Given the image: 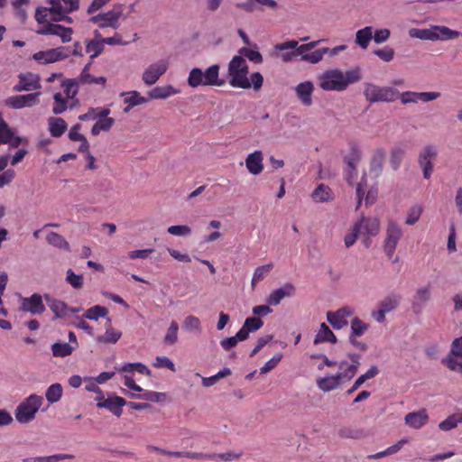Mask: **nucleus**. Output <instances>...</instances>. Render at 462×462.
<instances>
[{"label":"nucleus","instance_id":"1","mask_svg":"<svg viewBox=\"0 0 462 462\" xmlns=\"http://www.w3.org/2000/svg\"><path fill=\"white\" fill-rule=\"evenodd\" d=\"M360 79L358 69L345 73L338 69H329L319 76V87L326 91H343L350 84L358 82Z\"/></svg>","mask_w":462,"mask_h":462},{"label":"nucleus","instance_id":"2","mask_svg":"<svg viewBox=\"0 0 462 462\" xmlns=\"http://www.w3.org/2000/svg\"><path fill=\"white\" fill-rule=\"evenodd\" d=\"M220 67L217 64L209 66L205 71L201 69H192L188 77V84L191 88L200 86H217L222 87L226 84V80L219 79Z\"/></svg>","mask_w":462,"mask_h":462},{"label":"nucleus","instance_id":"3","mask_svg":"<svg viewBox=\"0 0 462 462\" xmlns=\"http://www.w3.org/2000/svg\"><path fill=\"white\" fill-rule=\"evenodd\" d=\"M248 72L246 60L240 55L234 56L228 63L229 85L243 89L250 88Z\"/></svg>","mask_w":462,"mask_h":462},{"label":"nucleus","instance_id":"4","mask_svg":"<svg viewBox=\"0 0 462 462\" xmlns=\"http://www.w3.org/2000/svg\"><path fill=\"white\" fill-rule=\"evenodd\" d=\"M458 31L451 30L443 25H434L429 29L412 28L409 31V35L412 38L428 41H448L460 36Z\"/></svg>","mask_w":462,"mask_h":462},{"label":"nucleus","instance_id":"5","mask_svg":"<svg viewBox=\"0 0 462 462\" xmlns=\"http://www.w3.org/2000/svg\"><path fill=\"white\" fill-rule=\"evenodd\" d=\"M43 398L36 394H31L23 401L15 409V420L22 424L31 422L35 419L36 413L42 405Z\"/></svg>","mask_w":462,"mask_h":462},{"label":"nucleus","instance_id":"6","mask_svg":"<svg viewBox=\"0 0 462 462\" xmlns=\"http://www.w3.org/2000/svg\"><path fill=\"white\" fill-rule=\"evenodd\" d=\"M364 96L369 103H391L399 98V91L393 87H381L373 83H366Z\"/></svg>","mask_w":462,"mask_h":462},{"label":"nucleus","instance_id":"7","mask_svg":"<svg viewBox=\"0 0 462 462\" xmlns=\"http://www.w3.org/2000/svg\"><path fill=\"white\" fill-rule=\"evenodd\" d=\"M123 14V6H115L112 10L100 13L89 19V22L97 24L100 28L111 27L117 29L119 27V19Z\"/></svg>","mask_w":462,"mask_h":462},{"label":"nucleus","instance_id":"8","mask_svg":"<svg viewBox=\"0 0 462 462\" xmlns=\"http://www.w3.org/2000/svg\"><path fill=\"white\" fill-rule=\"evenodd\" d=\"M402 236V230L393 221L387 224L386 234L383 242V250L388 258H392L396 250L397 245Z\"/></svg>","mask_w":462,"mask_h":462},{"label":"nucleus","instance_id":"9","mask_svg":"<svg viewBox=\"0 0 462 462\" xmlns=\"http://www.w3.org/2000/svg\"><path fill=\"white\" fill-rule=\"evenodd\" d=\"M41 92H34L26 95L12 96L5 100L6 106L13 109H22L24 107H32L40 103Z\"/></svg>","mask_w":462,"mask_h":462},{"label":"nucleus","instance_id":"10","mask_svg":"<svg viewBox=\"0 0 462 462\" xmlns=\"http://www.w3.org/2000/svg\"><path fill=\"white\" fill-rule=\"evenodd\" d=\"M43 299L44 296L39 293H33L30 297H21L20 310L32 315H41L46 310Z\"/></svg>","mask_w":462,"mask_h":462},{"label":"nucleus","instance_id":"11","mask_svg":"<svg viewBox=\"0 0 462 462\" xmlns=\"http://www.w3.org/2000/svg\"><path fill=\"white\" fill-rule=\"evenodd\" d=\"M438 155L436 147L426 145L420 152L418 162L423 171V177L429 180L433 171V161Z\"/></svg>","mask_w":462,"mask_h":462},{"label":"nucleus","instance_id":"12","mask_svg":"<svg viewBox=\"0 0 462 462\" xmlns=\"http://www.w3.org/2000/svg\"><path fill=\"white\" fill-rule=\"evenodd\" d=\"M98 408H105L116 417H120L123 412V407L126 405V401L120 396L113 395L105 398L103 394L97 395L96 398Z\"/></svg>","mask_w":462,"mask_h":462},{"label":"nucleus","instance_id":"13","mask_svg":"<svg viewBox=\"0 0 462 462\" xmlns=\"http://www.w3.org/2000/svg\"><path fill=\"white\" fill-rule=\"evenodd\" d=\"M451 356L442 362L451 370L462 373V337L456 338L451 344Z\"/></svg>","mask_w":462,"mask_h":462},{"label":"nucleus","instance_id":"14","mask_svg":"<svg viewBox=\"0 0 462 462\" xmlns=\"http://www.w3.org/2000/svg\"><path fill=\"white\" fill-rule=\"evenodd\" d=\"M69 55L67 48L58 47L38 51L33 54L32 58L41 64H48L67 59Z\"/></svg>","mask_w":462,"mask_h":462},{"label":"nucleus","instance_id":"15","mask_svg":"<svg viewBox=\"0 0 462 462\" xmlns=\"http://www.w3.org/2000/svg\"><path fill=\"white\" fill-rule=\"evenodd\" d=\"M169 63L167 60H159L151 64L143 73L142 79L144 84L152 86L167 71Z\"/></svg>","mask_w":462,"mask_h":462},{"label":"nucleus","instance_id":"16","mask_svg":"<svg viewBox=\"0 0 462 462\" xmlns=\"http://www.w3.org/2000/svg\"><path fill=\"white\" fill-rule=\"evenodd\" d=\"M37 33L41 35L59 36L63 43L69 42L72 39L73 30L70 27H64L58 23H47L44 27H40Z\"/></svg>","mask_w":462,"mask_h":462},{"label":"nucleus","instance_id":"17","mask_svg":"<svg viewBox=\"0 0 462 462\" xmlns=\"http://www.w3.org/2000/svg\"><path fill=\"white\" fill-rule=\"evenodd\" d=\"M439 97H440L439 92H413V91H405L402 93L399 92V98L401 99V102L403 105H406L409 103H417L419 101L427 103L430 101L436 100Z\"/></svg>","mask_w":462,"mask_h":462},{"label":"nucleus","instance_id":"18","mask_svg":"<svg viewBox=\"0 0 462 462\" xmlns=\"http://www.w3.org/2000/svg\"><path fill=\"white\" fill-rule=\"evenodd\" d=\"M359 355H351L349 356L351 363L347 361H341L340 363L332 362L328 359V357H324V363L328 366H338V373L336 375H354L357 372V367L359 365Z\"/></svg>","mask_w":462,"mask_h":462},{"label":"nucleus","instance_id":"19","mask_svg":"<svg viewBox=\"0 0 462 462\" xmlns=\"http://www.w3.org/2000/svg\"><path fill=\"white\" fill-rule=\"evenodd\" d=\"M319 42L320 41H314L299 46L297 41L291 40L277 44L275 49L279 51L294 50L296 57L300 56L303 60V56L307 55L308 51L314 49Z\"/></svg>","mask_w":462,"mask_h":462},{"label":"nucleus","instance_id":"20","mask_svg":"<svg viewBox=\"0 0 462 462\" xmlns=\"http://www.w3.org/2000/svg\"><path fill=\"white\" fill-rule=\"evenodd\" d=\"M356 231H359L360 235L367 236H375L380 231V221L377 217H362L356 224Z\"/></svg>","mask_w":462,"mask_h":462},{"label":"nucleus","instance_id":"21","mask_svg":"<svg viewBox=\"0 0 462 462\" xmlns=\"http://www.w3.org/2000/svg\"><path fill=\"white\" fill-rule=\"evenodd\" d=\"M18 79V83L14 87L16 92L38 90L42 88L39 77L32 73H21Z\"/></svg>","mask_w":462,"mask_h":462},{"label":"nucleus","instance_id":"22","mask_svg":"<svg viewBox=\"0 0 462 462\" xmlns=\"http://www.w3.org/2000/svg\"><path fill=\"white\" fill-rule=\"evenodd\" d=\"M51 16L72 13L79 8V0H49Z\"/></svg>","mask_w":462,"mask_h":462},{"label":"nucleus","instance_id":"23","mask_svg":"<svg viewBox=\"0 0 462 462\" xmlns=\"http://www.w3.org/2000/svg\"><path fill=\"white\" fill-rule=\"evenodd\" d=\"M353 311L349 307H343L337 311H328L327 319L335 329H341L347 325L346 319L352 316Z\"/></svg>","mask_w":462,"mask_h":462},{"label":"nucleus","instance_id":"24","mask_svg":"<svg viewBox=\"0 0 462 462\" xmlns=\"http://www.w3.org/2000/svg\"><path fill=\"white\" fill-rule=\"evenodd\" d=\"M44 300L54 314L53 319H64L69 315V307L64 301L53 298L49 294H44Z\"/></svg>","mask_w":462,"mask_h":462},{"label":"nucleus","instance_id":"25","mask_svg":"<svg viewBox=\"0 0 462 462\" xmlns=\"http://www.w3.org/2000/svg\"><path fill=\"white\" fill-rule=\"evenodd\" d=\"M295 293V286L291 283H285L282 287L271 292L267 299L269 305L277 306L285 297H291Z\"/></svg>","mask_w":462,"mask_h":462},{"label":"nucleus","instance_id":"26","mask_svg":"<svg viewBox=\"0 0 462 462\" xmlns=\"http://www.w3.org/2000/svg\"><path fill=\"white\" fill-rule=\"evenodd\" d=\"M431 289L430 285L419 288L412 300V309L415 313H420L424 305L430 300Z\"/></svg>","mask_w":462,"mask_h":462},{"label":"nucleus","instance_id":"27","mask_svg":"<svg viewBox=\"0 0 462 462\" xmlns=\"http://www.w3.org/2000/svg\"><path fill=\"white\" fill-rule=\"evenodd\" d=\"M263 156L261 151H255L247 155L245 166L248 171L254 175L260 174L263 170Z\"/></svg>","mask_w":462,"mask_h":462},{"label":"nucleus","instance_id":"28","mask_svg":"<svg viewBox=\"0 0 462 462\" xmlns=\"http://www.w3.org/2000/svg\"><path fill=\"white\" fill-rule=\"evenodd\" d=\"M121 96L124 97V103L126 104V106L124 108L125 113H128L134 106L145 104L149 101V98L141 96V94L135 90L123 92Z\"/></svg>","mask_w":462,"mask_h":462},{"label":"nucleus","instance_id":"29","mask_svg":"<svg viewBox=\"0 0 462 462\" xmlns=\"http://www.w3.org/2000/svg\"><path fill=\"white\" fill-rule=\"evenodd\" d=\"M314 90V85L310 81H305L300 83L296 88L295 91L297 97L300 100V102L307 106H310L312 104V93Z\"/></svg>","mask_w":462,"mask_h":462},{"label":"nucleus","instance_id":"30","mask_svg":"<svg viewBox=\"0 0 462 462\" xmlns=\"http://www.w3.org/2000/svg\"><path fill=\"white\" fill-rule=\"evenodd\" d=\"M263 325V320L257 317L247 318L242 328L237 332V337L247 339L250 332H254L260 329Z\"/></svg>","mask_w":462,"mask_h":462},{"label":"nucleus","instance_id":"31","mask_svg":"<svg viewBox=\"0 0 462 462\" xmlns=\"http://www.w3.org/2000/svg\"><path fill=\"white\" fill-rule=\"evenodd\" d=\"M405 423L413 429H420L428 420L426 410H420L415 412L406 414L404 418Z\"/></svg>","mask_w":462,"mask_h":462},{"label":"nucleus","instance_id":"32","mask_svg":"<svg viewBox=\"0 0 462 462\" xmlns=\"http://www.w3.org/2000/svg\"><path fill=\"white\" fill-rule=\"evenodd\" d=\"M179 91L171 85L159 86L153 88L148 92L149 99H165L172 95L178 94Z\"/></svg>","mask_w":462,"mask_h":462},{"label":"nucleus","instance_id":"33","mask_svg":"<svg viewBox=\"0 0 462 462\" xmlns=\"http://www.w3.org/2000/svg\"><path fill=\"white\" fill-rule=\"evenodd\" d=\"M104 51V44L101 40V34L98 31L95 32V39L88 42L86 45V51L90 53V59L94 60L99 56Z\"/></svg>","mask_w":462,"mask_h":462},{"label":"nucleus","instance_id":"34","mask_svg":"<svg viewBox=\"0 0 462 462\" xmlns=\"http://www.w3.org/2000/svg\"><path fill=\"white\" fill-rule=\"evenodd\" d=\"M323 342H329L333 344L337 342V337L324 322L320 324V328L316 334L313 343L318 345Z\"/></svg>","mask_w":462,"mask_h":462},{"label":"nucleus","instance_id":"35","mask_svg":"<svg viewBox=\"0 0 462 462\" xmlns=\"http://www.w3.org/2000/svg\"><path fill=\"white\" fill-rule=\"evenodd\" d=\"M373 39V27L365 26L356 32V44L363 50H366Z\"/></svg>","mask_w":462,"mask_h":462},{"label":"nucleus","instance_id":"36","mask_svg":"<svg viewBox=\"0 0 462 462\" xmlns=\"http://www.w3.org/2000/svg\"><path fill=\"white\" fill-rule=\"evenodd\" d=\"M49 131L52 137H60L67 129V123L61 117H50Z\"/></svg>","mask_w":462,"mask_h":462},{"label":"nucleus","instance_id":"37","mask_svg":"<svg viewBox=\"0 0 462 462\" xmlns=\"http://www.w3.org/2000/svg\"><path fill=\"white\" fill-rule=\"evenodd\" d=\"M384 159V151L383 149H377L374 152L370 163V172L373 173L375 177L381 174Z\"/></svg>","mask_w":462,"mask_h":462},{"label":"nucleus","instance_id":"38","mask_svg":"<svg viewBox=\"0 0 462 462\" xmlns=\"http://www.w3.org/2000/svg\"><path fill=\"white\" fill-rule=\"evenodd\" d=\"M311 197L316 202H327L333 199V193L329 187L319 184L312 192Z\"/></svg>","mask_w":462,"mask_h":462},{"label":"nucleus","instance_id":"39","mask_svg":"<svg viewBox=\"0 0 462 462\" xmlns=\"http://www.w3.org/2000/svg\"><path fill=\"white\" fill-rule=\"evenodd\" d=\"M119 373H127V374H135L138 373L142 375L150 374V370L142 363H127L125 364L122 367L117 368Z\"/></svg>","mask_w":462,"mask_h":462},{"label":"nucleus","instance_id":"40","mask_svg":"<svg viewBox=\"0 0 462 462\" xmlns=\"http://www.w3.org/2000/svg\"><path fill=\"white\" fill-rule=\"evenodd\" d=\"M89 64L86 65L79 75V81L82 84H99L104 86L106 82V79L105 77H95L88 72Z\"/></svg>","mask_w":462,"mask_h":462},{"label":"nucleus","instance_id":"41","mask_svg":"<svg viewBox=\"0 0 462 462\" xmlns=\"http://www.w3.org/2000/svg\"><path fill=\"white\" fill-rule=\"evenodd\" d=\"M96 120L97 122L91 128V134L93 135H98L102 131H109L115 124V119L112 117L97 118Z\"/></svg>","mask_w":462,"mask_h":462},{"label":"nucleus","instance_id":"42","mask_svg":"<svg viewBox=\"0 0 462 462\" xmlns=\"http://www.w3.org/2000/svg\"><path fill=\"white\" fill-rule=\"evenodd\" d=\"M75 457L71 454H55L48 457H26L23 462H58L64 459H73Z\"/></svg>","mask_w":462,"mask_h":462},{"label":"nucleus","instance_id":"43","mask_svg":"<svg viewBox=\"0 0 462 462\" xmlns=\"http://www.w3.org/2000/svg\"><path fill=\"white\" fill-rule=\"evenodd\" d=\"M46 241L57 248L63 249L68 252L70 251L69 243L62 236L56 232H50L46 236Z\"/></svg>","mask_w":462,"mask_h":462},{"label":"nucleus","instance_id":"44","mask_svg":"<svg viewBox=\"0 0 462 462\" xmlns=\"http://www.w3.org/2000/svg\"><path fill=\"white\" fill-rule=\"evenodd\" d=\"M273 263H267L255 268L251 281L252 287L254 288L259 282L263 280L273 270Z\"/></svg>","mask_w":462,"mask_h":462},{"label":"nucleus","instance_id":"45","mask_svg":"<svg viewBox=\"0 0 462 462\" xmlns=\"http://www.w3.org/2000/svg\"><path fill=\"white\" fill-rule=\"evenodd\" d=\"M108 314V310L106 307L96 305L88 309L83 317L90 320H97L99 318H105Z\"/></svg>","mask_w":462,"mask_h":462},{"label":"nucleus","instance_id":"46","mask_svg":"<svg viewBox=\"0 0 462 462\" xmlns=\"http://www.w3.org/2000/svg\"><path fill=\"white\" fill-rule=\"evenodd\" d=\"M340 378L341 377H321L317 380V385L322 391L328 392L337 388Z\"/></svg>","mask_w":462,"mask_h":462},{"label":"nucleus","instance_id":"47","mask_svg":"<svg viewBox=\"0 0 462 462\" xmlns=\"http://www.w3.org/2000/svg\"><path fill=\"white\" fill-rule=\"evenodd\" d=\"M107 323L109 324V328H106V330L104 335H102L98 340L103 343H116L122 336L120 331H116L111 328V320L108 319Z\"/></svg>","mask_w":462,"mask_h":462},{"label":"nucleus","instance_id":"48","mask_svg":"<svg viewBox=\"0 0 462 462\" xmlns=\"http://www.w3.org/2000/svg\"><path fill=\"white\" fill-rule=\"evenodd\" d=\"M46 399L49 402L54 403L60 400L62 396V387L60 383L51 384L46 391Z\"/></svg>","mask_w":462,"mask_h":462},{"label":"nucleus","instance_id":"49","mask_svg":"<svg viewBox=\"0 0 462 462\" xmlns=\"http://www.w3.org/2000/svg\"><path fill=\"white\" fill-rule=\"evenodd\" d=\"M35 20L41 24V27H44L47 23H51V6L50 7H39L35 12Z\"/></svg>","mask_w":462,"mask_h":462},{"label":"nucleus","instance_id":"50","mask_svg":"<svg viewBox=\"0 0 462 462\" xmlns=\"http://www.w3.org/2000/svg\"><path fill=\"white\" fill-rule=\"evenodd\" d=\"M84 378H85V381H84L85 389L88 392H94V393H98V395H101L102 392L99 389V387L97 385V383H99V384L104 383L110 377H95L96 383L91 381L92 377H84Z\"/></svg>","mask_w":462,"mask_h":462},{"label":"nucleus","instance_id":"51","mask_svg":"<svg viewBox=\"0 0 462 462\" xmlns=\"http://www.w3.org/2000/svg\"><path fill=\"white\" fill-rule=\"evenodd\" d=\"M54 356H67L72 353L73 347L68 343H55L51 346Z\"/></svg>","mask_w":462,"mask_h":462},{"label":"nucleus","instance_id":"52","mask_svg":"<svg viewBox=\"0 0 462 462\" xmlns=\"http://www.w3.org/2000/svg\"><path fill=\"white\" fill-rule=\"evenodd\" d=\"M368 324L365 323L358 318H355L351 321V335L360 337L368 329Z\"/></svg>","mask_w":462,"mask_h":462},{"label":"nucleus","instance_id":"53","mask_svg":"<svg viewBox=\"0 0 462 462\" xmlns=\"http://www.w3.org/2000/svg\"><path fill=\"white\" fill-rule=\"evenodd\" d=\"M54 104L52 112L55 115H60L67 109V98L62 96L61 93H56L53 96Z\"/></svg>","mask_w":462,"mask_h":462},{"label":"nucleus","instance_id":"54","mask_svg":"<svg viewBox=\"0 0 462 462\" xmlns=\"http://www.w3.org/2000/svg\"><path fill=\"white\" fill-rule=\"evenodd\" d=\"M328 53V47H324L319 50H316L312 52L308 53L307 55L303 56V61L311 63V64H317L319 63L325 54Z\"/></svg>","mask_w":462,"mask_h":462},{"label":"nucleus","instance_id":"55","mask_svg":"<svg viewBox=\"0 0 462 462\" xmlns=\"http://www.w3.org/2000/svg\"><path fill=\"white\" fill-rule=\"evenodd\" d=\"M405 150L402 147H394L391 153V165L394 171H396L404 157Z\"/></svg>","mask_w":462,"mask_h":462},{"label":"nucleus","instance_id":"56","mask_svg":"<svg viewBox=\"0 0 462 462\" xmlns=\"http://www.w3.org/2000/svg\"><path fill=\"white\" fill-rule=\"evenodd\" d=\"M399 303V297L391 295L384 298L380 303L379 308L383 310L385 313H388L394 310Z\"/></svg>","mask_w":462,"mask_h":462},{"label":"nucleus","instance_id":"57","mask_svg":"<svg viewBox=\"0 0 462 462\" xmlns=\"http://www.w3.org/2000/svg\"><path fill=\"white\" fill-rule=\"evenodd\" d=\"M66 282L74 289H81L83 286V276L76 274L71 269L66 273Z\"/></svg>","mask_w":462,"mask_h":462},{"label":"nucleus","instance_id":"58","mask_svg":"<svg viewBox=\"0 0 462 462\" xmlns=\"http://www.w3.org/2000/svg\"><path fill=\"white\" fill-rule=\"evenodd\" d=\"M422 208L419 205L411 207L407 213L405 224L409 226L414 225L420 217Z\"/></svg>","mask_w":462,"mask_h":462},{"label":"nucleus","instance_id":"59","mask_svg":"<svg viewBox=\"0 0 462 462\" xmlns=\"http://www.w3.org/2000/svg\"><path fill=\"white\" fill-rule=\"evenodd\" d=\"M178 323L175 320H172L164 337V342L170 345H173L174 343H176L178 339Z\"/></svg>","mask_w":462,"mask_h":462},{"label":"nucleus","instance_id":"60","mask_svg":"<svg viewBox=\"0 0 462 462\" xmlns=\"http://www.w3.org/2000/svg\"><path fill=\"white\" fill-rule=\"evenodd\" d=\"M11 128L0 115V145L10 142Z\"/></svg>","mask_w":462,"mask_h":462},{"label":"nucleus","instance_id":"61","mask_svg":"<svg viewBox=\"0 0 462 462\" xmlns=\"http://www.w3.org/2000/svg\"><path fill=\"white\" fill-rule=\"evenodd\" d=\"M133 398L143 399L150 402H161L165 397L164 393L156 392H146L143 394H131Z\"/></svg>","mask_w":462,"mask_h":462},{"label":"nucleus","instance_id":"62","mask_svg":"<svg viewBox=\"0 0 462 462\" xmlns=\"http://www.w3.org/2000/svg\"><path fill=\"white\" fill-rule=\"evenodd\" d=\"M239 52L240 54L246 57L249 60L256 64L262 63L263 61V56L258 51L251 50L248 48H242Z\"/></svg>","mask_w":462,"mask_h":462},{"label":"nucleus","instance_id":"63","mask_svg":"<svg viewBox=\"0 0 462 462\" xmlns=\"http://www.w3.org/2000/svg\"><path fill=\"white\" fill-rule=\"evenodd\" d=\"M374 53L385 62H390L394 57V50L390 47L375 50Z\"/></svg>","mask_w":462,"mask_h":462},{"label":"nucleus","instance_id":"64","mask_svg":"<svg viewBox=\"0 0 462 462\" xmlns=\"http://www.w3.org/2000/svg\"><path fill=\"white\" fill-rule=\"evenodd\" d=\"M168 233L172 236H189L191 234V228L186 225L171 226L168 227Z\"/></svg>","mask_w":462,"mask_h":462}]
</instances>
